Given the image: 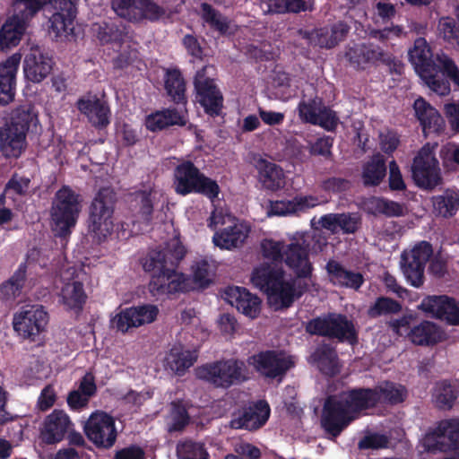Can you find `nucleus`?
<instances>
[{
  "mask_svg": "<svg viewBox=\"0 0 459 459\" xmlns=\"http://www.w3.org/2000/svg\"><path fill=\"white\" fill-rule=\"evenodd\" d=\"M374 387H351L329 396L324 404L321 425L325 432L336 438L356 419L378 408Z\"/></svg>",
  "mask_w": 459,
  "mask_h": 459,
  "instance_id": "1",
  "label": "nucleus"
},
{
  "mask_svg": "<svg viewBox=\"0 0 459 459\" xmlns=\"http://www.w3.org/2000/svg\"><path fill=\"white\" fill-rule=\"evenodd\" d=\"M185 255L184 246L177 242L151 250L143 259V270L152 276L149 290L153 296L184 291L185 275L177 269Z\"/></svg>",
  "mask_w": 459,
  "mask_h": 459,
  "instance_id": "2",
  "label": "nucleus"
},
{
  "mask_svg": "<svg viewBox=\"0 0 459 459\" xmlns=\"http://www.w3.org/2000/svg\"><path fill=\"white\" fill-rule=\"evenodd\" d=\"M285 272L281 267L273 266L267 263L254 269L251 275L252 284L267 295L269 302L275 308L290 307L296 298H299L307 290L304 284L296 290L294 281L284 279Z\"/></svg>",
  "mask_w": 459,
  "mask_h": 459,
  "instance_id": "3",
  "label": "nucleus"
},
{
  "mask_svg": "<svg viewBox=\"0 0 459 459\" xmlns=\"http://www.w3.org/2000/svg\"><path fill=\"white\" fill-rule=\"evenodd\" d=\"M344 58L356 71H365L383 65L391 74L401 75L403 72V64L400 59L370 41L350 42L345 47Z\"/></svg>",
  "mask_w": 459,
  "mask_h": 459,
  "instance_id": "4",
  "label": "nucleus"
},
{
  "mask_svg": "<svg viewBox=\"0 0 459 459\" xmlns=\"http://www.w3.org/2000/svg\"><path fill=\"white\" fill-rule=\"evenodd\" d=\"M116 203V192L111 187H100L89 206L87 230L98 244L105 242L113 232Z\"/></svg>",
  "mask_w": 459,
  "mask_h": 459,
  "instance_id": "5",
  "label": "nucleus"
},
{
  "mask_svg": "<svg viewBox=\"0 0 459 459\" xmlns=\"http://www.w3.org/2000/svg\"><path fill=\"white\" fill-rule=\"evenodd\" d=\"M173 188L179 195L186 196L190 194H199L212 202L218 198L221 192L217 181L205 176L189 160H184L175 167Z\"/></svg>",
  "mask_w": 459,
  "mask_h": 459,
  "instance_id": "6",
  "label": "nucleus"
},
{
  "mask_svg": "<svg viewBox=\"0 0 459 459\" xmlns=\"http://www.w3.org/2000/svg\"><path fill=\"white\" fill-rule=\"evenodd\" d=\"M305 331L310 335L337 340L351 346L359 343V332L353 321L341 313L330 312L316 316L306 323Z\"/></svg>",
  "mask_w": 459,
  "mask_h": 459,
  "instance_id": "7",
  "label": "nucleus"
},
{
  "mask_svg": "<svg viewBox=\"0 0 459 459\" xmlns=\"http://www.w3.org/2000/svg\"><path fill=\"white\" fill-rule=\"evenodd\" d=\"M198 379L216 388L229 389L248 380L247 368L238 359H228L205 363L195 369Z\"/></svg>",
  "mask_w": 459,
  "mask_h": 459,
  "instance_id": "8",
  "label": "nucleus"
},
{
  "mask_svg": "<svg viewBox=\"0 0 459 459\" xmlns=\"http://www.w3.org/2000/svg\"><path fill=\"white\" fill-rule=\"evenodd\" d=\"M79 197L69 186H63L56 192L50 210L56 237L65 238L72 233L81 212Z\"/></svg>",
  "mask_w": 459,
  "mask_h": 459,
  "instance_id": "9",
  "label": "nucleus"
},
{
  "mask_svg": "<svg viewBox=\"0 0 459 459\" xmlns=\"http://www.w3.org/2000/svg\"><path fill=\"white\" fill-rule=\"evenodd\" d=\"M389 328L398 336L406 337L411 343L418 346H430L441 340L439 327L433 322L422 320L417 323L412 314L388 322Z\"/></svg>",
  "mask_w": 459,
  "mask_h": 459,
  "instance_id": "10",
  "label": "nucleus"
},
{
  "mask_svg": "<svg viewBox=\"0 0 459 459\" xmlns=\"http://www.w3.org/2000/svg\"><path fill=\"white\" fill-rule=\"evenodd\" d=\"M411 177L415 184L424 189H433L442 181L439 162L435 155V146L424 144L413 158Z\"/></svg>",
  "mask_w": 459,
  "mask_h": 459,
  "instance_id": "11",
  "label": "nucleus"
},
{
  "mask_svg": "<svg viewBox=\"0 0 459 459\" xmlns=\"http://www.w3.org/2000/svg\"><path fill=\"white\" fill-rule=\"evenodd\" d=\"M432 255V245L425 240L417 243L410 250L403 251L400 265L408 283L416 288L424 283L426 264Z\"/></svg>",
  "mask_w": 459,
  "mask_h": 459,
  "instance_id": "12",
  "label": "nucleus"
},
{
  "mask_svg": "<svg viewBox=\"0 0 459 459\" xmlns=\"http://www.w3.org/2000/svg\"><path fill=\"white\" fill-rule=\"evenodd\" d=\"M111 9L121 19L132 23L144 20L157 22L165 15V9L153 0H111Z\"/></svg>",
  "mask_w": 459,
  "mask_h": 459,
  "instance_id": "13",
  "label": "nucleus"
},
{
  "mask_svg": "<svg viewBox=\"0 0 459 459\" xmlns=\"http://www.w3.org/2000/svg\"><path fill=\"white\" fill-rule=\"evenodd\" d=\"M87 438L98 448H111L117 438L115 419L102 411L92 412L83 426Z\"/></svg>",
  "mask_w": 459,
  "mask_h": 459,
  "instance_id": "14",
  "label": "nucleus"
},
{
  "mask_svg": "<svg viewBox=\"0 0 459 459\" xmlns=\"http://www.w3.org/2000/svg\"><path fill=\"white\" fill-rule=\"evenodd\" d=\"M48 322V314L42 305H25L13 316V329L23 339L35 341Z\"/></svg>",
  "mask_w": 459,
  "mask_h": 459,
  "instance_id": "15",
  "label": "nucleus"
},
{
  "mask_svg": "<svg viewBox=\"0 0 459 459\" xmlns=\"http://www.w3.org/2000/svg\"><path fill=\"white\" fill-rule=\"evenodd\" d=\"M271 409L265 400H258L235 409L230 415L229 426L232 429L255 431L269 420Z\"/></svg>",
  "mask_w": 459,
  "mask_h": 459,
  "instance_id": "16",
  "label": "nucleus"
},
{
  "mask_svg": "<svg viewBox=\"0 0 459 459\" xmlns=\"http://www.w3.org/2000/svg\"><path fill=\"white\" fill-rule=\"evenodd\" d=\"M247 362L257 373L270 379L281 378L295 365L290 356L274 350L259 351L248 357Z\"/></svg>",
  "mask_w": 459,
  "mask_h": 459,
  "instance_id": "17",
  "label": "nucleus"
},
{
  "mask_svg": "<svg viewBox=\"0 0 459 459\" xmlns=\"http://www.w3.org/2000/svg\"><path fill=\"white\" fill-rule=\"evenodd\" d=\"M196 100L205 114L212 117H219L223 108V95L213 79L206 77L203 71H198L194 78Z\"/></svg>",
  "mask_w": 459,
  "mask_h": 459,
  "instance_id": "18",
  "label": "nucleus"
},
{
  "mask_svg": "<svg viewBox=\"0 0 459 459\" xmlns=\"http://www.w3.org/2000/svg\"><path fill=\"white\" fill-rule=\"evenodd\" d=\"M15 13L6 20L0 29V50L17 46L24 34L28 22L34 16L28 13L27 5L22 0H14Z\"/></svg>",
  "mask_w": 459,
  "mask_h": 459,
  "instance_id": "19",
  "label": "nucleus"
},
{
  "mask_svg": "<svg viewBox=\"0 0 459 459\" xmlns=\"http://www.w3.org/2000/svg\"><path fill=\"white\" fill-rule=\"evenodd\" d=\"M159 308L152 304H143L126 307L111 318V325L117 332L126 333L131 328H137L154 322L158 316Z\"/></svg>",
  "mask_w": 459,
  "mask_h": 459,
  "instance_id": "20",
  "label": "nucleus"
},
{
  "mask_svg": "<svg viewBox=\"0 0 459 459\" xmlns=\"http://www.w3.org/2000/svg\"><path fill=\"white\" fill-rule=\"evenodd\" d=\"M310 243L304 236L286 244L283 262L299 279L310 278L314 270L309 259Z\"/></svg>",
  "mask_w": 459,
  "mask_h": 459,
  "instance_id": "21",
  "label": "nucleus"
},
{
  "mask_svg": "<svg viewBox=\"0 0 459 459\" xmlns=\"http://www.w3.org/2000/svg\"><path fill=\"white\" fill-rule=\"evenodd\" d=\"M429 451L448 452L459 448V420H441L426 437Z\"/></svg>",
  "mask_w": 459,
  "mask_h": 459,
  "instance_id": "22",
  "label": "nucleus"
},
{
  "mask_svg": "<svg viewBox=\"0 0 459 459\" xmlns=\"http://www.w3.org/2000/svg\"><path fill=\"white\" fill-rule=\"evenodd\" d=\"M419 307L449 325H459V302L454 298L446 295L428 296Z\"/></svg>",
  "mask_w": 459,
  "mask_h": 459,
  "instance_id": "23",
  "label": "nucleus"
},
{
  "mask_svg": "<svg viewBox=\"0 0 459 459\" xmlns=\"http://www.w3.org/2000/svg\"><path fill=\"white\" fill-rule=\"evenodd\" d=\"M22 56L15 53L0 63V106L11 103L15 97L16 74Z\"/></svg>",
  "mask_w": 459,
  "mask_h": 459,
  "instance_id": "24",
  "label": "nucleus"
},
{
  "mask_svg": "<svg viewBox=\"0 0 459 459\" xmlns=\"http://www.w3.org/2000/svg\"><path fill=\"white\" fill-rule=\"evenodd\" d=\"M225 299L243 315L255 318L261 309V299L244 287L229 286L224 290Z\"/></svg>",
  "mask_w": 459,
  "mask_h": 459,
  "instance_id": "25",
  "label": "nucleus"
},
{
  "mask_svg": "<svg viewBox=\"0 0 459 459\" xmlns=\"http://www.w3.org/2000/svg\"><path fill=\"white\" fill-rule=\"evenodd\" d=\"M329 281L338 288L358 290L364 284L361 273L346 268L341 262L330 259L325 265Z\"/></svg>",
  "mask_w": 459,
  "mask_h": 459,
  "instance_id": "26",
  "label": "nucleus"
},
{
  "mask_svg": "<svg viewBox=\"0 0 459 459\" xmlns=\"http://www.w3.org/2000/svg\"><path fill=\"white\" fill-rule=\"evenodd\" d=\"M76 108L96 128H105L110 123L109 107L106 101L97 96L78 99Z\"/></svg>",
  "mask_w": 459,
  "mask_h": 459,
  "instance_id": "27",
  "label": "nucleus"
},
{
  "mask_svg": "<svg viewBox=\"0 0 459 459\" xmlns=\"http://www.w3.org/2000/svg\"><path fill=\"white\" fill-rule=\"evenodd\" d=\"M54 61L48 54L31 49L23 61L25 77L32 82H40L51 73Z\"/></svg>",
  "mask_w": 459,
  "mask_h": 459,
  "instance_id": "28",
  "label": "nucleus"
},
{
  "mask_svg": "<svg viewBox=\"0 0 459 459\" xmlns=\"http://www.w3.org/2000/svg\"><path fill=\"white\" fill-rule=\"evenodd\" d=\"M71 426L68 415L61 410H54L44 420L40 437L48 445L62 441Z\"/></svg>",
  "mask_w": 459,
  "mask_h": 459,
  "instance_id": "29",
  "label": "nucleus"
},
{
  "mask_svg": "<svg viewBox=\"0 0 459 459\" xmlns=\"http://www.w3.org/2000/svg\"><path fill=\"white\" fill-rule=\"evenodd\" d=\"M249 232L248 226L234 221L223 229L216 230L212 237V242L221 249L232 250L244 245Z\"/></svg>",
  "mask_w": 459,
  "mask_h": 459,
  "instance_id": "30",
  "label": "nucleus"
},
{
  "mask_svg": "<svg viewBox=\"0 0 459 459\" xmlns=\"http://www.w3.org/2000/svg\"><path fill=\"white\" fill-rule=\"evenodd\" d=\"M415 117L419 120L423 133L439 134L443 130L444 119L439 112L423 98L419 97L413 103Z\"/></svg>",
  "mask_w": 459,
  "mask_h": 459,
  "instance_id": "31",
  "label": "nucleus"
},
{
  "mask_svg": "<svg viewBox=\"0 0 459 459\" xmlns=\"http://www.w3.org/2000/svg\"><path fill=\"white\" fill-rule=\"evenodd\" d=\"M408 56L410 62L420 76L429 73L436 66H440L439 62L437 60V55L433 56L430 47L424 38L415 39L413 47L409 50Z\"/></svg>",
  "mask_w": 459,
  "mask_h": 459,
  "instance_id": "32",
  "label": "nucleus"
},
{
  "mask_svg": "<svg viewBox=\"0 0 459 459\" xmlns=\"http://www.w3.org/2000/svg\"><path fill=\"white\" fill-rule=\"evenodd\" d=\"M27 148V136L23 132L5 126L0 128V152L5 159H18Z\"/></svg>",
  "mask_w": 459,
  "mask_h": 459,
  "instance_id": "33",
  "label": "nucleus"
},
{
  "mask_svg": "<svg viewBox=\"0 0 459 459\" xmlns=\"http://www.w3.org/2000/svg\"><path fill=\"white\" fill-rule=\"evenodd\" d=\"M164 89L169 100L177 105L187 103L186 82L182 72L178 67L164 69Z\"/></svg>",
  "mask_w": 459,
  "mask_h": 459,
  "instance_id": "34",
  "label": "nucleus"
},
{
  "mask_svg": "<svg viewBox=\"0 0 459 459\" xmlns=\"http://www.w3.org/2000/svg\"><path fill=\"white\" fill-rule=\"evenodd\" d=\"M377 396V406H396L403 403L408 396L405 385L390 380H385L374 386Z\"/></svg>",
  "mask_w": 459,
  "mask_h": 459,
  "instance_id": "35",
  "label": "nucleus"
},
{
  "mask_svg": "<svg viewBox=\"0 0 459 459\" xmlns=\"http://www.w3.org/2000/svg\"><path fill=\"white\" fill-rule=\"evenodd\" d=\"M259 181L265 189L277 191L285 186L283 169L275 163L260 159L257 161Z\"/></svg>",
  "mask_w": 459,
  "mask_h": 459,
  "instance_id": "36",
  "label": "nucleus"
},
{
  "mask_svg": "<svg viewBox=\"0 0 459 459\" xmlns=\"http://www.w3.org/2000/svg\"><path fill=\"white\" fill-rule=\"evenodd\" d=\"M60 298L68 310L79 314L82 311L88 297L83 283L79 281H73L62 287Z\"/></svg>",
  "mask_w": 459,
  "mask_h": 459,
  "instance_id": "37",
  "label": "nucleus"
},
{
  "mask_svg": "<svg viewBox=\"0 0 459 459\" xmlns=\"http://www.w3.org/2000/svg\"><path fill=\"white\" fill-rule=\"evenodd\" d=\"M67 13L63 10H56L49 20V34L56 41L63 40L74 34V21L76 12Z\"/></svg>",
  "mask_w": 459,
  "mask_h": 459,
  "instance_id": "38",
  "label": "nucleus"
},
{
  "mask_svg": "<svg viewBox=\"0 0 459 459\" xmlns=\"http://www.w3.org/2000/svg\"><path fill=\"white\" fill-rule=\"evenodd\" d=\"M27 280V264L22 263L13 275L0 285V299L13 301L22 291Z\"/></svg>",
  "mask_w": 459,
  "mask_h": 459,
  "instance_id": "39",
  "label": "nucleus"
},
{
  "mask_svg": "<svg viewBox=\"0 0 459 459\" xmlns=\"http://www.w3.org/2000/svg\"><path fill=\"white\" fill-rule=\"evenodd\" d=\"M310 358L324 374L334 375L336 373L338 356L335 348L332 344L320 343L312 352Z\"/></svg>",
  "mask_w": 459,
  "mask_h": 459,
  "instance_id": "40",
  "label": "nucleus"
},
{
  "mask_svg": "<svg viewBox=\"0 0 459 459\" xmlns=\"http://www.w3.org/2000/svg\"><path fill=\"white\" fill-rule=\"evenodd\" d=\"M96 34L101 45L116 44L121 47L126 36V27L121 22L107 21L97 24Z\"/></svg>",
  "mask_w": 459,
  "mask_h": 459,
  "instance_id": "41",
  "label": "nucleus"
},
{
  "mask_svg": "<svg viewBox=\"0 0 459 459\" xmlns=\"http://www.w3.org/2000/svg\"><path fill=\"white\" fill-rule=\"evenodd\" d=\"M386 176V164L383 157L375 155L362 168L361 178L365 187L379 186Z\"/></svg>",
  "mask_w": 459,
  "mask_h": 459,
  "instance_id": "42",
  "label": "nucleus"
},
{
  "mask_svg": "<svg viewBox=\"0 0 459 459\" xmlns=\"http://www.w3.org/2000/svg\"><path fill=\"white\" fill-rule=\"evenodd\" d=\"M39 124L38 115L31 105H22L16 108L11 117L10 123L6 126L23 132L27 136L28 132Z\"/></svg>",
  "mask_w": 459,
  "mask_h": 459,
  "instance_id": "43",
  "label": "nucleus"
},
{
  "mask_svg": "<svg viewBox=\"0 0 459 459\" xmlns=\"http://www.w3.org/2000/svg\"><path fill=\"white\" fill-rule=\"evenodd\" d=\"M459 395V391L447 380L440 381L435 388V402L438 409L450 410Z\"/></svg>",
  "mask_w": 459,
  "mask_h": 459,
  "instance_id": "44",
  "label": "nucleus"
},
{
  "mask_svg": "<svg viewBox=\"0 0 459 459\" xmlns=\"http://www.w3.org/2000/svg\"><path fill=\"white\" fill-rule=\"evenodd\" d=\"M201 11L203 20L209 24L211 29L217 31L220 36H224L229 32V19L215 10L210 4L202 3Z\"/></svg>",
  "mask_w": 459,
  "mask_h": 459,
  "instance_id": "45",
  "label": "nucleus"
},
{
  "mask_svg": "<svg viewBox=\"0 0 459 459\" xmlns=\"http://www.w3.org/2000/svg\"><path fill=\"white\" fill-rule=\"evenodd\" d=\"M27 5V12L30 16H35L45 5L51 4L55 10H63L72 13L76 12L78 0H22Z\"/></svg>",
  "mask_w": 459,
  "mask_h": 459,
  "instance_id": "46",
  "label": "nucleus"
},
{
  "mask_svg": "<svg viewBox=\"0 0 459 459\" xmlns=\"http://www.w3.org/2000/svg\"><path fill=\"white\" fill-rule=\"evenodd\" d=\"M402 304L389 297H378L368 307V316L370 318H377L382 316L395 315L402 311Z\"/></svg>",
  "mask_w": 459,
  "mask_h": 459,
  "instance_id": "47",
  "label": "nucleus"
},
{
  "mask_svg": "<svg viewBox=\"0 0 459 459\" xmlns=\"http://www.w3.org/2000/svg\"><path fill=\"white\" fill-rule=\"evenodd\" d=\"M455 15L456 18L442 17L438 22V30L448 44L459 48V6L455 9Z\"/></svg>",
  "mask_w": 459,
  "mask_h": 459,
  "instance_id": "48",
  "label": "nucleus"
},
{
  "mask_svg": "<svg viewBox=\"0 0 459 459\" xmlns=\"http://www.w3.org/2000/svg\"><path fill=\"white\" fill-rule=\"evenodd\" d=\"M432 203L434 211L445 218L454 216L459 209V198L448 192L433 196Z\"/></svg>",
  "mask_w": 459,
  "mask_h": 459,
  "instance_id": "49",
  "label": "nucleus"
},
{
  "mask_svg": "<svg viewBox=\"0 0 459 459\" xmlns=\"http://www.w3.org/2000/svg\"><path fill=\"white\" fill-rule=\"evenodd\" d=\"M178 459H209L204 445L191 439L180 441L177 446Z\"/></svg>",
  "mask_w": 459,
  "mask_h": 459,
  "instance_id": "50",
  "label": "nucleus"
},
{
  "mask_svg": "<svg viewBox=\"0 0 459 459\" xmlns=\"http://www.w3.org/2000/svg\"><path fill=\"white\" fill-rule=\"evenodd\" d=\"M195 358L190 351H178L172 349L167 358L169 368L178 376H183L194 365Z\"/></svg>",
  "mask_w": 459,
  "mask_h": 459,
  "instance_id": "51",
  "label": "nucleus"
},
{
  "mask_svg": "<svg viewBox=\"0 0 459 459\" xmlns=\"http://www.w3.org/2000/svg\"><path fill=\"white\" fill-rule=\"evenodd\" d=\"M190 422V416L186 407L181 401L171 403V423L169 426V432H179Z\"/></svg>",
  "mask_w": 459,
  "mask_h": 459,
  "instance_id": "52",
  "label": "nucleus"
},
{
  "mask_svg": "<svg viewBox=\"0 0 459 459\" xmlns=\"http://www.w3.org/2000/svg\"><path fill=\"white\" fill-rule=\"evenodd\" d=\"M134 201L136 203L138 214L143 222L149 224L152 221L153 201L152 192L139 190L134 193Z\"/></svg>",
  "mask_w": 459,
  "mask_h": 459,
  "instance_id": "53",
  "label": "nucleus"
},
{
  "mask_svg": "<svg viewBox=\"0 0 459 459\" xmlns=\"http://www.w3.org/2000/svg\"><path fill=\"white\" fill-rule=\"evenodd\" d=\"M440 66L432 68L429 73L420 76L426 84L439 95H446L450 92V84L447 80L439 76Z\"/></svg>",
  "mask_w": 459,
  "mask_h": 459,
  "instance_id": "54",
  "label": "nucleus"
},
{
  "mask_svg": "<svg viewBox=\"0 0 459 459\" xmlns=\"http://www.w3.org/2000/svg\"><path fill=\"white\" fill-rule=\"evenodd\" d=\"M268 6L275 13H299L307 9L306 0H268Z\"/></svg>",
  "mask_w": 459,
  "mask_h": 459,
  "instance_id": "55",
  "label": "nucleus"
},
{
  "mask_svg": "<svg viewBox=\"0 0 459 459\" xmlns=\"http://www.w3.org/2000/svg\"><path fill=\"white\" fill-rule=\"evenodd\" d=\"M285 246L282 241L264 239L261 243L263 256L273 263L281 264L283 262Z\"/></svg>",
  "mask_w": 459,
  "mask_h": 459,
  "instance_id": "56",
  "label": "nucleus"
},
{
  "mask_svg": "<svg viewBox=\"0 0 459 459\" xmlns=\"http://www.w3.org/2000/svg\"><path fill=\"white\" fill-rule=\"evenodd\" d=\"M30 185V179L29 178L13 173L4 186V192L10 197H12V195L25 196L29 193Z\"/></svg>",
  "mask_w": 459,
  "mask_h": 459,
  "instance_id": "57",
  "label": "nucleus"
},
{
  "mask_svg": "<svg viewBox=\"0 0 459 459\" xmlns=\"http://www.w3.org/2000/svg\"><path fill=\"white\" fill-rule=\"evenodd\" d=\"M441 74L448 78L459 90V67L455 61L444 52L437 54Z\"/></svg>",
  "mask_w": 459,
  "mask_h": 459,
  "instance_id": "58",
  "label": "nucleus"
},
{
  "mask_svg": "<svg viewBox=\"0 0 459 459\" xmlns=\"http://www.w3.org/2000/svg\"><path fill=\"white\" fill-rule=\"evenodd\" d=\"M323 106L321 99L315 98L309 100L307 102L302 101L299 104V115L302 121L316 124L317 114Z\"/></svg>",
  "mask_w": 459,
  "mask_h": 459,
  "instance_id": "59",
  "label": "nucleus"
},
{
  "mask_svg": "<svg viewBox=\"0 0 459 459\" xmlns=\"http://www.w3.org/2000/svg\"><path fill=\"white\" fill-rule=\"evenodd\" d=\"M338 221V229L344 234H354L361 226V217L358 213H339Z\"/></svg>",
  "mask_w": 459,
  "mask_h": 459,
  "instance_id": "60",
  "label": "nucleus"
},
{
  "mask_svg": "<svg viewBox=\"0 0 459 459\" xmlns=\"http://www.w3.org/2000/svg\"><path fill=\"white\" fill-rule=\"evenodd\" d=\"M329 27H321L314 30L308 35L310 43L321 48L331 49L333 47V38Z\"/></svg>",
  "mask_w": 459,
  "mask_h": 459,
  "instance_id": "61",
  "label": "nucleus"
},
{
  "mask_svg": "<svg viewBox=\"0 0 459 459\" xmlns=\"http://www.w3.org/2000/svg\"><path fill=\"white\" fill-rule=\"evenodd\" d=\"M333 144V138L331 136H324L317 138L316 142L310 143L308 152L313 156H323L330 159L333 155L332 147Z\"/></svg>",
  "mask_w": 459,
  "mask_h": 459,
  "instance_id": "62",
  "label": "nucleus"
},
{
  "mask_svg": "<svg viewBox=\"0 0 459 459\" xmlns=\"http://www.w3.org/2000/svg\"><path fill=\"white\" fill-rule=\"evenodd\" d=\"M209 268L210 265L205 260H201L193 265V281L198 287L206 288L210 285Z\"/></svg>",
  "mask_w": 459,
  "mask_h": 459,
  "instance_id": "63",
  "label": "nucleus"
},
{
  "mask_svg": "<svg viewBox=\"0 0 459 459\" xmlns=\"http://www.w3.org/2000/svg\"><path fill=\"white\" fill-rule=\"evenodd\" d=\"M338 118L335 113L323 104L317 114L316 122L314 125L320 126L327 131H333L336 128Z\"/></svg>",
  "mask_w": 459,
  "mask_h": 459,
  "instance_id": "64",
  "label": "nucleus"
}]
</instances>
